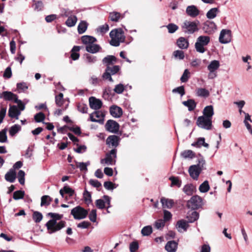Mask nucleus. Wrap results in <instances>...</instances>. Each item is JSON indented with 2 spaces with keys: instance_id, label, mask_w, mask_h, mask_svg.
Returning a JSON list of instances; mask_svg holds the SVG:
<instances>
[{
  "instance_id": "1",
  "label": "nucleus",
  "mask_w": 252,
  "mask_h": 252,
  "mask_svg": "<svg viewBox=\"0 0 252 252\" xmlns=\"http://www.w3.org/2000/svg\"><path fill=\"white\" fill-rule=\"evenodd\" d=\"M47 216L52 218L45 224L49 234L54 233L65 227L66 224L65 221L61 220L58 222H57L58 220H61L63 218V215L55 213H48Z\"/></svg>"
},
{
  "instance_id": "2",
  "label": "nucleus",
  "mask_w": 252,
  "mask_h": 252,
  "mask_svg": "<svg viewBox=\"0 0 252 252\" xmlns=\"http://www.w3.org/2000/svg\"><path fill=\"white\" fill-rule=\"evenodd\" d=\"M199 156L200 157L198 159L197 164L191 165L189 168V173L190 176L195 180H198L201 171L206 169L204 167L205 160L201 155Z\"/></svg>"
},
{
  "instance_id": "3",
  "label": "nucleus",
  "mask_w": 252,
  "mask_h": 252,
  "mask_svg": "<svg viewBox=\"0 0 252 252\" xmlns=\"http://www.w3.org/2000/svg\"><path fill=\"white\" fill-rule=\"evenodd\" d=\"M111 40L110 44L113 46L118 47L121 42L125 40V36L123 30L121 29H116L112 30L109 33Z\"/></svg>"
},
{
  "instance_id": "4",
  "label": "nucleus",
  "mask_w": 252,
  "mask_h": 252,
  "mask_svg": "<svg viewBox=\"0 0 252 252\" xmlns=\"http://www.w3.org/2000/svg\"><path fill=\"white\" fill-rule=\"evenodd\" d=\"M210 42L209 36L200 35L197 37L195 43V48L196 51L200 53H204L206 50L204 46H207Z\"/></svg>"
},
{
  "instance_id": "5",
  "label": "nucleus",
  "mask_w": 252,
  "mask_h": 252,
  "mask_svg": "<svg viewBox=\"0 0 252 252\" xmlns=\"http://www.w3.org/2000/svg\"><path fill=\"white\" fill-rule=\"evenodd\" d=\"M203 205L202 198L197 195L192 196L187 203V207L193 210L201 208Z\"/></svg>"
},
{
  "instance_id": "6",
  "label": "nucleus",
  "mask_w": 252,
  "mask_h": 252,
  "mask_svg": "<svg viewBox=\"0 0 252 252\" xmlns=\"http://www.w3.org/2000/svg\"><path fill=\"white\" fill-rule=\"evenodd\" d=\"M120 70L119 65H115L112 66H107L103 73L102 77L105 80H108L111 82H113L114 80L111 76L117 73Z\"/></svg>"
},
{
  "instance_id": "7",
  "label": "nucleus",
  "mask_w": 252,
  "mask_h": 252,
  "mask_svg": "<svg viewBox=\"0 0 252 252\" xmlns=\"http://www.w3.org/2000/svg\"><path fill=\"white\" fill-rule=\"evenodd\" d=\"M182 31L185 33L190 34L198 30L196 22L185 21L181 25Z\"/></svg>"
},
{
  "instance_id": "8",
  "label": "nucleus",
  "mask_w": 252,
  "mask_h": 252,
  "mask_svg": "<svg viewBox=\"0 0 252 252\" xmlns=\"http://www.w3.org/2000/svg\"><path fill=\"white\" fill-rule=\"evenodd\" d=\"M212 119L204 117L203 116H199L196 120V125L203 129L210 130L212 127Z\"/></svg>"
},
{
  "instance_id": "9",
  "label": "nucleus",
  "mask_w": 252,
  "mask_h": 252,
  "mask_svg": "<svg viewBox=\"0 0 252 252\" xmlns=\"http://www.w3.org/2000/svg\"><path fill=\"white\" fill-rule=\"evenodd\" d=\"M70 214L75 220H81L86 218L88 211L80 206H77L71 210Z\"/></svg>"
},
{
  "instance_id": "10",
  "label": "nucleus",
  "mask_w": 252,
  "mask_h": 252,
  "mask_svg": "<svg viewBox=\"0 0 252 252\" xmlns=\"http://www.w3.org/2000/svg\"><path fill=\"white\" fill-rule=\"evenodd\" d=\"M117 151L116 149H113L107 153L105 158L101 159V163L111 165L114 164L116 162L115 159L117 158Z\"/></svg>"
},
{
  "instance_id": "11",
  "label": "nucleus",
  "mask_w": 252,
  "mask_h": 252,
  "mask_svg": "<svg viewBox=\"0 0 252 252\" xmlns=\"http://www.w3.org/2000/svg\"><path fill=\"white\" fill-rule=\"evenodd\" d=\"M220 66L219 61L217 60H213L207 66V69L209 71L208 77L209 79H214L217 76L216 71L219 68Z\"/></svg>"
},
{
  "instance_id": "12",
  "label": "nucleus",
  "mask_w": 252,
  "mask_h": 252,
  "mask_svg": "<svg viewBox=\"0 0 252 252\" xmlns=\"http://www.w3.org/2000/svg\"><path fill=\"white\" fill-rule=\"evenodd\" d=\"M232 34L230 30L223 29L220 31L219 36V42L221 44H227L231 40Z\"/></svg>"
},
{
  "instance_id": "13",
  "label": "nucleus",
  "mask_w": 252,
  "mask_h": 252,
  "mask_svg": "<svg viewBox=\"0 0 252 252\" xmlns=\"http://www.w3.org/2000/svg\"><path fill=\"white\" fill-rule=\"evenodd\" d=\"M105 128L107 130L111 132L116 133L119 129V125L114 120H109L105 124Z\"/></svg>"
},
{
  "instance_id": "14",
  "label": "nucleus",
  "mask_w": 252,
  "mask_h": 252,
  "mask_svg": "<svg viewBox=\"0 0 252 252\" xmlns=\"http://www.w3.org/2000/svg\"><path fill=\"white\" fill-rule=\"evenodd\" d=\"M120 138L117 135H112L109 136L106 140V144L109 147H114V149L118 146L119 144Z\"/></svg>"
},
{
  "instance_id": "15",
  "label": "nucleus",
  "mask_w": 252,
  "mask_h": 252,
  "mask_svg": "<svg viewBox=\"0 0 252 252\" xmlns=\"http://www.w3.org/2000/svg\"><path fill=\"white\" fill-rule=\"evenodd\" d=\"M89 105L91 109L97 110L101 108L102 106V101L96 98L95 97L91 96L89 98Z\"/></svg>"
},
{
  "instance_id": "16",
  "label": "nucleus",
  "mask_w": 252,
  "mask_h": 252,
  "mask_svg": "<svg viewBox=\"0 0 252 252\" xmlns=\"http://www.w3.org/2000/svg\"><path fill=\"white\" fill-rule=\"evenodd\" d=\"M1 97H3L5 100L16 102L18 96L11 92L4 91L1 94H0V98Z\"/></svg>"
},
{
  "instance_id": "17",
  "label": "nucleus",
  "mask_w": 252,
  "mask_h": 252,
  "mask_svg": "<svg viewBox=\"0 0 252 252\" xmlns=\"http://www.w3.org/2000/svg\"><path fill=\"white\" fill-rule=\"evenodd\" d=\"M104 117V114L100 111L95 110L90 114V121L93 122H99Z\"/></svg>"
},
{
  "instance_id": "18",
  "label": "nucleus",
  "mask_w": 252,
  "mask_h": 252,
  "mask_svg": "<svg viewBox=\"0 0 252 252\" xmlns=\"http://www.w3.org/2000/svg\"><path fill=\"white\" fill-rule=\"evenodd\" d=\"M117 62V59L113 55H107L102 60V63L105 65L106 67L114 64Z\"/></svg>"
},
{
  "instance_id": "19",
  "label": "nucleus",
  "mask_w": 252,
  "mask_h": 252,
  "mask_svg": "<svg viewBox=\"0 0 252 252\" xmlns=\"http://www.w3.org/2000/svg\"><path fill=\"white\" fill-rule=\"evenodd\" d=\"M109 110L110 114L114 118H120L123 115L122 109L119 106L113 105Z\"/></svg>"
},
{
  "instance_id": "20",
  "label": "nucleus",
  "mask_w": 252,
  "mask_h": 252,
  "mask_svg": "<svg viewBox=\"0 0 252 252\" xmlns=\"http://www.w3.org/2000/svg\"><path fill=\"white\" fill-rule=\"evenodd\" d=\"M8 116L11 118H15L18 120L19 116L21 114V111L15 105L10 106L8 110Z\"/></svg>"
},
{
  "instance_id": "21",
  "label": "nucleus",
  "mask_w": 252,
  "mask_h": 252,
  "mask_svg": "<svg viewBox=\"0 0 252 252\" xmlns=\"http://www.w3.org/2000/svg\"><path fill=\"white\" fill-rule=\"evenodd\" d=\"M64 16L65 17H68V18L65 22V24L67 27H72L75 25L77 21V18L76 16H69V14L66 12L64 13Z\"/></svg>"
},
{
  "instance_id": "22",
  "label": "nucleus",
  "mask_w": 252,
  "mask_h": 252,
  "mask_svg": "<svg viewBox=\"0 0 252 252\" xmlns=\"http://www.w3.org/2000/svg\"><path fill=\"white\" fill-rule=\"evenodd\" d=\"M186 13L191 17H195L199 14V11L195 5L188 6L186 9Z\"/></svg>"
},
{
  "instance_id": "23",
  "label": "nucleus",
  "mask_w": 252,
  "mask_h": 252,
  "mask_svg": "<svg viewBox=\"0 0 252 252\" xmlns=\"http://www.w3.org/2000/svg\"><path fill=\"white\" fill-rule=\"evenodd\" d=\"M177 45L181 49H186L189 47V42L184 37H180L177 40Z\"/></svg>"
},
{
  "instance_id": "24",
  "label": "nucleus",
  "mask_w": 252,
  "mask_h": 252,
  "mask_svg": "<svg viewBox=\"0 0 252 252\" xmlns=\"http://www.w3.org/2000/svg\"><path fill=\"white\" fill-rule=\"evenodd\" d=\"M183 190L187 195L190 196L196 191V189L195 186L193 184H189L184 187Z\"/></svg>"
},
{
  "instance_id": "25",
  "label": "nucleus",
  "mask_w": 252,
  "mask_h": 252,
  "mask_svg": "<svg viewBox=\"0 0 252 252\" xmlns=\"http://www.w3.org/2000/svg\"><path fill=\"white\" fill-rule=\"evenodd\" d=\"M177 248L178 243L175 241H168L165 246V249L168 252H175Z\"/></svg>"
},
{
  "instance_id": "26",
  "label": "nucleus",
  "mask_w": 252,
  "mask_h": 252,
  "mask_svg": "<svg viewBox=\"0 0 252 252\" xmlns=\"http://www.w3.org/2000/svg\"><path fill=\"white\" fill-rule=\"evenodd\" d=\"M5 179L10 182L13 183L16 178V173L14 169H10L5 175Z\"/></svg>"
},
{
  "instance_id": "27",
  "label": "nucleus",
  "mask_w": 252,
  "mask_h": 252,
  "mask_svg": "<svg viewBox=\"0 0 252 252\" xmlns=\"http://www.w3.org/2000/svg\"><path fill=\"white\" fill-rule=\"evenodd\" d=\"M203 116L212 119V117L214 114V108L212 105L206 106L203 111Z\"/></svg>"
},
{
  "instance_id": "28",
  "label": "nucleus",
  "mask_w": 252,
  "mask_h": 252,
  "mask_svg": "<svg viewBox=\"0 0 252 252\" xmlns=\"http://www.w3.org/2000/svg\"><path fill=\"white\" fill-rule=\"evenodd\" d=\"M101 49L100 46L98 44L92 43L86 46V50L89 53L95 54L99 52Z\"/></svg>"
},
{
  "instance_id": "29",
  "label": "nucleus",
  "mask_w": 252,
  "mask_h": 252,
  "mask_svg": "<svg viewBox=\"0 0 252 252\" xmlns=\"http://www.w3.org/2000/svg\"><path fill=\"white\" fill-rule=\"evenodd\" d=\"M81 41L82 43L86 46L94 43L96 41V39L90 35H83L81 37Z\"/></svg>"
},
{
  "instance_id": "30",
  "label": "nucleus",
  "mask_w": 252,
  "mask_h": 252,
  "mask_svg": "<svg viewBox=\"0 0 252 252\" xmlns=\"http://www.w3.org/2000/svg\"><path fill=\"white\" fill-rule=\"evenodd\" d=\"M205 138L204 137L198 138L197 141L191 144V146L197 148H200L201 146H204L208 148L209 144L205 142Z\"/></svg>"
},
{
  "instance_id": "31",
  "label": "nucleus",
  "mask_w": 252,
  "mask_h": 252,
  "mask_svg": "<svg viewBox=\"0 0 252 252\" xmlns=\"http://www.w3.org/2000/svg\"><path fill=\"white\" fill-rule=\"evenodd\" d=\"M183 104L187 107L189 111H193L196 106V103L194 99H189L182 102Z\"/></svg>"
},
{
  "instance_id": "32",
  "label": "nucleus",
  "mask_w": 252,
  "mask_h": 252,
  "mask_svg": "<svg viewBox=\"0 0 252 252\" xmlns=\"http://www.w3.org/2000/svg\"><path fill=\"white\" fill-rule=\"evenodd\" d=\"M160 202L163 208H166L168 209L171 208L174 204L173 200L166 198L165 197H161L160 199Z\"/></svg>"
},
{
  "instance_id": "33",
  "label": "nucleus",
  "mask_w": 252,
  "mask_h": 252,
  "mask_svg": "<svg viewBox=\"0 0 252 252\" xmlns=\"http://www.w3.org/2000/svg\"><path fill=\"white\" fill-rule=\"evenodd\" d=\"M189 226L188 222L184 220H179L177 221L176 224V227L179 232H181L180 229H182L184 231H186Z\"/></svg>"
},
{
  "instance_id": "34",
  "label": "nucleus",
  "mask_w": 252,
  "mask_h": 252,
  "mask_svg": "<svg viewBox=\"0 0 252 252\" xmlns=\"http://www.w3.org/2000/svg\"><path fill=\"white\" fill-rule=\"evenodd\" d=\"M220 12V10L218 8H212L210 9L206 14V17L208 19H212L215 18L217 14Z\"/></svg>"
},
{
  "instance_id": "35",
  "label": "nucleus",
  "mask_w": 252,
  "mask_h": 252,
  "mask_svg": "<svg viewBox=\"0 0 252 252\" xmlns=\"http://www.w3.org/2000/svg\"><path fill=\"white\" fill-rule=\"evenodd\" d=\"M52 201V199L49 195H43L41 198V206L47 207L49 206Z\"/></svg>"
},
{
  "instance_id": "36",
  "label": "nucleus",
  "mask_w": 252,
  "mask_h": 252,
  "mask_svg": "<svg viewBox=\"0 0 252 252\" xmlns=\"http://www.w3.org/2000/svg\"><path fill=\"white\" fill-rule=\"evenodd\" d=\"M88 23L85 21H81L78 26V32L79 34L84 33L87 29Z\"/></svg>"
},
{
  "instance_id": "37",
  "label": "nucleus",
  "mask_w": 252,
  "mask_h": 252,
  "mask_svg": "<svg viewBox=\"0 0 252 252\" xmlns=\"http://www.w3.org/2000/svg\"><path fill=\"white\" fill-rule=\"evenodd\" d=\"M182 158H193L195 157V153L190 150H187L183 151L181 153Z\"/></svg>"
},
{
  "instance_id": "38",
  "label": "nucleus",
  "mask_w": 252,
  "mask_h": 252,
  "mask_svg": "<svg viewBox=\"0 0 252 252\" xmlns=\"http://www.w3.org/2000/svg\"><path fill=\"white\" fill-rule=\"evenodd\" d=\"M187 218L188 219V222H193L198 219L199 214L196 211H193L191 214H189Z\"/></svg>"
},
{
  "instance_id": "39",
  "label": "nucleus",
  "mask_w": 252,
  "mask_h": 252,
  "mask_svg": "<svg viewBox=\"0 0 252 252\" xmlns=\"http://www.w3.org/2000/svg\"><path fill=\"white\" fill-rule=\"evenodd\" d=\"M77 108L78 111L82 113H87L88 112V106L86 104L82 102H78L77 104Z\"/></svg>"
},
{
  "instance_id": "40",
  "label": "nucleus",
  "mask_w": 252,
  "mask_h": 252,
  "mask_svg": "<svg viewBox=\"0 0 252 252\" xmlns=\"http://www.w3.org/2000/svg\"><path fill=\"white\" fill-rule=\"evenodd\" d=\"M21 129V126L15 124L12 126L9 129V133L10 135L13 136L15 135L17 133H18Z\"/></svg>"
},
{
  "instance_id": "41",
  "label": "nucleus",
  "mask_w": 252,
  "mask_h": 252,
  "mask_svg": "<svg viewBox=\"0 0 252 252\" xmlns=\"http://www.w3.org/2000/svg\"><path fill=\"white\" fill-rule=\"evenodd\" d=\"M196 94L197 96L207 97L209 95V92L204 88H199L196 90Z\"/></svg>"
},
{
  "instance_id": "42",
  "label": "nucleus",
  "mask_w": 252,
  "mask_h": 252,
  "mask_svg": "<svg viewBox=\"0 0 252 252\" xmlns=\"http://www.w3.org/2000/svg\"><path fill=\"white\" fill-rule=\"evenodd\" d=\"M83 198L84 201L87 204H89L92 203L91 193L88 191L86 189L83 192Z\"/></svg>"
},
{
  "instance_id": "43",
  "label": "nucleus",
  "mask_w": 252,
  "mask_h": 252,
  "mask_svg": "<svg viewBox=\"0 0 252 252\" xmlns=\"http://www.w3.org/2000/svg\"><path fill=\"white\" fill-rule=\"evenodd\" d=\"M171 182V186H176L180 188L182 185V181L178 177L171 176L169 178Z\"/></svg>"
},
{
  "instance_id": "44",
  "label": "nucleus",
  "mask_w": 252,
  "mask_h": 252,
  "mask_svg": "<svg viewBox=\"0 0 252 252\" xmlns=\"http://www.w3.org/2000/svg\"><path fill=\"white\" fill-rule=\"evenodd\" d=\"M210 189V186L208 181H205L202 183L199 187V190L201 192L205 193L207 192Z\"/></svg>"
},
{
  "instance_id": "45",
  "label": "nucleus",
  "mask_w": 252,
  "mask_h": 252,
  "mask_svg": "<svg viewBox=\"0 0 252 252\" xmlns=\"http://www.w3.org/2000/svg\"><path fill=\"white\" fill-rule=\"evenodd\" d=\"M43 216L42 214L38 211H34L32 214V219L35 222L39 223L42 220Z\"/></svg>"
},
{
  "instance_id": "46",
  "label": "nucleus",
  "mask_w": 252,
  "mask_h": 252,
  "mask_svg": "<svg viewBox=\"0 0 252 252\" xmlns=\"http://www.w3.org/2000/svg\"><path fill=\"white\" fill-rule=\"evenodd\" d=\"M63 93H60L58 95L55 97V102L56 105L59 107H61L64 102L63 100Z\"/></svg>"
},
{
  "instance_id": "47",
  "label": "nucleus",
  "mask_w": 252,
  "mask_h": 252,
  "mask_svg": "<svg viewBox=\"0 0 252 252\" xmlns=\"http://www.w3.org/2000/svg\"><path fill=\"white\" fill-rule=\"evenodd\" d=\"M85 57H86V59H85L86 62L89 64L94 63L97 60V57L94 55H91L87 54L85 55Z\"/></svg>"
},
{
  "instance_id": "48",
  "label": "nucleus",
  "mask_w": 252,
  "mask_h": 252,
  "mask_svg": "<svg viewBox=\"0 0 252 252\" xmlns=\"http://www.w3.org/2000/svg\"><path fill=\"white\" fill-rule=\"evenodd\" d=\"M109 28L108 25L107 24H105L103 25L98 27L96 29V31L98 33H99L103 35V34L109 31Z\"/></svg>"
},
{
  "instance_id": "49",
  "label": "nucleus",
  "mask_w": 252,
  "mask_h": 252,
  "mask_svg": "<svg viewBox=\"0 0 252 252\" xmlns=\"http://www.w3.org/2000/svg\"><path fill=\"white\" fill-rule=\"evenodd\" d=\"M153 231L152 227L150 225L144 226L141 230V233L143 236H149Z\"/></svg>"
},
{
  "instance_id": "50",
  "label": "nucleus",
  "mask_w": 252,
  "mask_h": 252,
  "mask_svg": "<svg viewBox=\"0 0 252 252\" xmlns=\"http://www.w3.org/2000/svg\"><path fill=\"white\" fill-rule=\"evenodd\" d=\"M121 14L117 12H111L109 14V18L111 21L113 22H118L120 18Z\"/></svg>"
},
{
  "instance_id": "51",
  "label": "nucleus",
  "mask_w": 252,
  "mask_h": 252,
  "mask_svg": "<svg viewBox=\"0 0 252 252\" xmlns=\"http://www.w3.org/2000/svg\"><path fill=\"white\" fill-rule=\"evenodd\" d=\"M190 77V72L188 69H186L183 75H182L180 80L183 83L187 82Z\"/></svg>"
},
{
  "instance_id": "52",
  "label": "nucleus",
  "mask_w": 252,
  "mask_h": 252,
  "mask_svg": "<svg viewBox=\"0 0 252 252\" xmlns=\"http://www.w3.org/2000/svg\"><path fill=\"white\" fill-rule=\"evenodd\" d=\"M45 118V116L42 112H39L36 114L34 116V120L37 123L43 122Z\"/></svg>"
},
{
  "instance_id": "53",
  "label": "nucleus",
  "mask_w": 252,
  "mask_h": 252,
  "mask_svg": "<svg viewBox=\"0 0 252 252\" xmlns=\"http://www.w3.org/2000/svg\"><path fill=\"white\" fill-rule=\"evenodd\" d=\"M25 195L24 191L17 190L13 193V198L15 200L22 199Z\"/></svg>"
},
{
  "instance_id": "54",
  "label": "nucleus",
  "mask_w": 252,
  "mask_h": 252,
  "mask_svg": "<svg viewBox=\"0 0 252 252\" xmlns=\"http://www.w3.org/2000/svg\"><path fill=\"white\" fill-rule=\"evenodd\" d=\"M25 173L23 170H20L18 173V178L19 183L24 185L25 184Z\"/></svg>"
},
{
  "instance_id": "55",
  "label": "nucleus",
  "mask_w": 252,
  "mask_h": 252,
  "mask_svg": "<svg viewBox=\"0 0 252 252\" xmlns=\"http://www.w3.org/2000/svg\"><path fill=\"white\" fill-rule=\"evenodd\" d=\"M166 28L168 29V32L170 33L175 32L179 28L177 25L173 23L169 24L166 26Z\"/></svg>"
},
{
  "instance_id": "56",
  "label": "nucleus",
  "mask_w": 252,
  "mask_h": 252,
  "mask_svg": "<svg viewBox=\"0 0 252 252\" xmlns=\"http://www.w3.org/2000/svg\"><path fill=\"white\" fill-rule=\"evenodd\" d=\"M173 93H178L181 96H183L185 94V88L183 86H181L174 89L172 90Z\"/></svg>"
},
{
  "instance_id": "57",
  "label": "nucleus",
  "mask_w": 252,
  "mask_h": 252,
  "mask_svg": "<svg viewBox=\"0 0 252 252\" xmlns=\"http://www.w3.org/2000/svg\"><path fill=\"white\" fill-rule=\"evenodd\" d=\"M6 129H4L0 131V142L4 143L7 141Z\"/></svg>"
},
{
  "instance_id": "58",
  "label": "nucleus",
  "mask_w": 252,
  "mask_h": 252,
  "mask_svg": "<svg viewBox=\"0 0 252 252\" xmlns=\"http://www.w3.org/2000/svg\"><path fill=\"white\" fill-rule=\"evenodd\" d=\"M17 88L18 90L24 92L28 89V86L25 82L18 83L16 85Z\"/></svg>"
},
{
  "instance_id": "59",
  "label": "nucleus",
  "mask_w": 252,
  "mask_h": 252,
  "mask_svg": "<svg viewBox=\"0 0 252 252\" xmlns=\"http://www.w3.org/2000/svg\"><path fill=\"white\" fill-rule=\"evenodd\" d=\"M95 205L97 208L103 209L105 207V200L101 199H97L95 201Z\"/></svg>"
},
{
  "instance_id": "60",
  "label": "nucleus",
  "mask_w": 252,
  "mask_h": 252,
  "mask_svg": "<svg viewBox=\"0 0 252 252\" xmlns=\"http://www.w3.org/2000/svg\"><path fill=\"white\" fill-rule=\"evenodd\" d=\"M125 90V87L122 84H119L115 86L114 89V92L118 94H122Z\"/></svg>"
},
{
  "instance_id": "61",
  "label": "nucleus",
  "mask_w": 252,
  "mask_h": 252,
  "mask_svg": "<svg viewBox=\"0 0 252 252\" xmlns=\"http://www.w3.org/2000/svg\"><path fill=\"white\" fill-rule=\"evenodd\" d=\"M89 184L93 187L96 188L97 189L101 187V184L98 180L91 179L89 181Z\"/></svg>"
},
{
  "instance_id": "62",
  "label": "nucleus",
  "mask_w": 252,
  "mask_h": 252,
  "mask_svg": "<svg viewBox=\"0 0 252 252\" xmlns=\"http://www.w3.org/2000/svg\"><path fill=\"white\" fill-rule=\"evenodd\" d=\"M104 187L107 190H112L116 188L115 184L110 181H106L104 183Z\"/></svg>"
},
{
  "instance_id": "63",
  "label": "nucleus",
  "mask_w": 252,
  "mask_h": 252,
  "mask_svg": "<svg viewBox=\"0 0 252 252\" xmlns=\"http://www.w3.org/2000/svg\"><path fill=\"white\" fill-rule=\"evenodd\" d=\"M139 248V245L136 241L132 242L130 244L129 250L130 252H135Z\"/></svg>"
},
{
  "instance_id": "64",
  "label": "nucleus",
  "mask_w": 252,
  "mask_h": 252,
  "mask_svg": "<svg viewBox=\"0 0 252 252\" xmlns=\"http://www.w3.org/2000/svg\"><path fill=\"white\" fill-rule=\"evenodd\" d=\"M173 55L175 58H179L180 60L184 59L185 57L184 53L181 50H176L173 52Z\"/></svg>"
}]
</instances>
